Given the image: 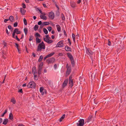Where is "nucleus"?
<instances>
[{
    "label": "nucleus",
    "instance_id": "nucleus-29",
    "mask_svg": "<svg viewBox=\"0 0 126 126\" xmlns=\"http://www.w3.org/2000/svg\"><path fill=\"white\" fill-rule=\"evenodd\" d=\"M38 26L37 25H35L34 27V29L35 31L37 30L38 28Z\"/></svg>",
    "mask_w": 126,
    "mask_h": 126
},
{
    "label": "nucleus",
    "instance_id": "nucleus-5",
    "mask_svg": "<svg viewBox=\"0 0 126 126\" xmlns=\"http://www.w3.org/2000/svg\"><path fill=\"white\" fill-rule=\"evenodd\" d=\"M21 33V31H19L18 29L17 28L15 29L12 34L13 37L14 38H15V35L16 33L18 34H20Z\"/></svg>",
    "mask_w": 126,
    "mask_h": 126
},
{
    "label": "nucleus",
    "instance_id": "nucleus-22",
    "mask_svg": "<svg viewBox=\"0 0 126 126\" xmlns=\"http://www.w3.org/2000/svg\"><path fill=\"white\" fill-rule=\"evenodd\" d=\"M41 67H40V68H38V74L39 75L41 74Z\"/></svg>",
    "mask_w": 126,
    "mask_h": 126
},
{
    "label": "nucleus",
    "instance_id": "nucleus-20",
    "mask_svg": "<svg viewBox=\"0 0 126 126\" xmlns=\"http://www.w3.org/2000/svg\"><path fill=\"white\" fill-rule=\"evenodd\" d=\"M8 122V119H5L3 120V124L6 125L7 124Z\"/></svg>",
    "mask_w": 126,
    "mask_h": 126
},
{
    "label": "nucleus",
    "instance_id": "nucleus-31",
    "mask_svg": "<svg viewBox=\"0 0 126 126\" xmlns=\"http://www.w3.org/2000/svg\"><path fill=\"white\" fill-rule=\"evenodd\" d=\"M43 58V57L42 56V55L40 56L39 59V60H38V62H40L41 61H42Z\"/></svg>",
    "mask_w": 126,
    "mask_h": 126
},
{
    "label": "nucleus",
    "instance_id": "nucleus-4",
    "mask_svg": "<svg viewBox=\"0 0 126 126\" xmlns=\"http://www.w3.org/2000/svg\"><path fill=\"white\" fill-rule=\"evenodd\" d=\"M84 119H80L78 122L76 123V124L77 126H83L84 124Z\"/></svg>",
    "mask_w": 126,
    "mask_h": 126
},
{
    "label": "nucleus",
    "instance_id": "nucleus-62",
    "mask_svg": "<svg viewBox=\"0 0 126 126\" xmlns=\"http://www.w3.org/2000/svg\"><path fill=\"white\" fill-rule=\"evenodd\" d=\"M41 14L42 15H46V13L44 12H42V13H41Z\"/></svg>",
    "mask_w": 126,
    "mask_h": 126
},
{
    "label": "nucleus",
    "instance_id": "nucleus-58",
    "mask_svg": "<svg viewBox=\"0 0 126 126\" xmlns=\"http://www.w3.org/2000/svg\"><path fill=\"white\" fill-rule=\"evenodd\" d=\"M8 29L10 30L11 29V25H9L8 26Z\"/></svg>",
    "mask_w": 126,
    "mask_h": 126
},
{
    "label": "nucleus",
    "instance_id": "nucleus-53",
    "mask_svg": "<svg viewBox=\"0 0 126 126\" xmlns=\"http://www.w3.org/2000/svg\"><path fill=\"white\" fill-rule=\"evenodd\" d=\"M72 76H70L69 77V81L73 80V79H72Z\"/></svg>",
    "mask_w": 126,
    "mask_h": 126
},
{
    "label": "nucleus",
    "instance_id": "nucleus-32",
    "mask_svg": "<svg viewBox=\"0 0 126 126\" xmlns=\"http://www.w3.org/2000/svg\"><path fill=\"white\" fill-rule=\"evenodd\" d=\"M24 32H25V35H26L27 34V32H28V30L26 28H25L24 29Z\"/></svg>",
    "mask_w": 126,
    "mask_h": 126
},
{
    "label": "nucleus",
    "instance_id": "nucleus-6",
    "mask_svg": "<svg viewBox=\"0 0 126 126\" xmlns=\"http://www.w3.org/2000/svg\"><path fill=\"white\" fill-rule=\"evenodd\" d=\"M55 61V59L53 58H51L47 60V62L48 63H54Z\"/></svg>",
    "mask_w": 126,
    "mask_h": 126
},
{
    "label": "nucleus",
    "instance_id": "nucleus-64",
    "mask_svg": "<svg viewBox=\"0 0 126 126\" xmlns=\"http://www.w3.org/2000/svg\"><path fill=\"white\" fill-rule=\"evenodd\" d=\"M18 126H25L23 124H21L19 125Z\"/></svg>",
    "mask_w": 126,
    "mask_h": 126
},
{
    "label": "nucleus",
    "instance_id": "nucleus-55",
    "mask_svg": "<svg viewBox=\"0 0 126 126\" xmlns=\"http://www.w3.org/2000/svg\"><path fill=\"white\" fill-rule=\"evenodd\" d=\"M9 20V19H4V22L5 23H6V22H7L8 21V20Z\"/></svg>",
    "mask_w": 126,
    "mask_h": 126
},
{
    "label": "nucleus",
    "instance_id": "nucleus-13",
    "mask_svg": "<svg viewBox=\"0 0 126 126\" xmlns=\"http://www.w3.org/2000/svg\"><path fill=\"white\" fill-rule=\"evenodd\" d=\"M20 12L22 15H24L25 14L26 11V10L25 9L21 8H20Z\"/></svg>",
    "mask_w": 126,
    "mask_h": 126
},
{
    "label": "nucleus",
    "instance_id": "nucleus-18",
    "mask_svg": "<svg viewBox=\"0 0 126 126\" xmlns=\"http://www.w3.org/2000/svg\"><path fill=\"white\" fill-rule=\"evenodd\" d=\"M40 17L42 19L46 20L47 19V18L46 16L45 15H41Z\"/></svg>",
    "mask_w": 126,
    "mask_h": 126
},
{
    "label": "nucleus",
    "instance_id": "nucleus-23",
    "mask_svg": "<svg viewBox=\"0 0 126 126\" xmlns=\"http://www.w3.org/2000/svg\"><path fill=\"white\" fill-rule=\"evenodd\" d=\"M72 38L73 39V41L74 43L75 42V35L73 33L72 34Z\"/></svg>",
    "mask_w": 126,
    "mask_h": 126
},
{
    "label": "nucleus",
    "instance_id": "nucleus-21",
    "mask_svg": "<svg viewBox=\"0 0 126 126\" xmlns=\"http://www.w3.org/2000/svg\"><path fill=\"white\" fill-rule=\"evenodd\" d=\"M9 20H10L11 22H13L14 20V17L12 16H10Z\"/></svg>",
    "mask_w": 126,
    "mask_h": 126
},
{
    "label": "nucleus",
    "instance_id": "nucleus-16",
    "mask_svg": "<svg viewBox=\"0 0 126 126\" xmlns=\"http://www.w3.org/2000/svg\"><path fill=\"white\" fill-rule=\"evenodd\" d=\"M49 23L48 22H44L43 23V24L41 25V26L42 27L44 26H46L49 25Z\"/></svg>",
    "mask_w": 126,
    "mask_h": 126
},
{
    "label": "nucleus",
    "instance_id": "nucleus-41",
    "mask_svg": "<svg viewBox=\"0 0 126 126\" xmlns=\"http://www.w3.org/2000/svg\"><path fill=\"white\" fill-rule=\"evenodd\" d=\"M68 43L69 44V46H70L71 45V42L69 38H68Z\"/></svg>",
    "mask_w": 126,
    "mask_h": 126
},
{
    "label": "nucleus",
    "instance_id": "nucleus-49",
    "mask_svg": "<svg viewBox=\"0 0 126 126\" xmlns=\"http://www.w3.org/2000/svg\"><path fill=\"white\" fill-rule=\"evenodd\" d=\"M37 75H34V78L35 79L37 80Z\"/></svg>",
    "mask_w": 126,
    "mask_h": 126
},
{
    "label": "nucleus",
    "instance_id": "nucleus-26",
    "mask_svg": "<svg viewBox=\"0 0 126 126\" xmlns=\"http://www.w3.org/2000/svg\"><path fill=\"white\" fill-rule=\"evenodd\" d=\"M43 31L45 33L47 34L48 33V32L47 30L45 28H44L43 29Z\"/></svg>",
    "mask_w": 126,
    "mask_h": 126
},
{
    "label": "nucleus",
    "instance_id": "nucleus-25",
    "mask_svg": "<svg viewBox=\"0 0 126 126\" xmlns=\"http://www.w3.org/2000/svg\"><path fill=\"white\" fill-rule=\"evenodd\" d=\"M55 54V53L54 52H53L51 53H50V54H48L47 55V57H51L52 56H53L54 54Z\"/></svg>",
    "mask_w": 126,
    "mask_h": 126
},
{
    "label": "nucleus",
    "instance_id": "nucleus-61",
    "mask_svg": "<svg viewBox=\"0 0 126 126\" xmlns=\"http://www.w3.org/2000/svg\"><path fill=\"white\" fill-rule=\"evenodd\" d=\"M65 114H64L61 117L62 118H63V119H64L65 118Z\"/></svg>",
    "mask_w": 126,
    "mask_h": 126
},
{
    "label": "nucleus",
    "instance_id": "nucleus-45",
    "mask_svg": "<svg viewBox=\"0 0 126 126\" xmlns=\"http://www.w3.org/2000/svg\"><path fill=\"white\" fill-rule=\"evenodd\" d=\"M43 65V63H41L39 65V67L38 68H40V67H41V68H42V66Z\"/></svg>",
    "mask_w": 126,
    "mask_h": 126
},
{
    "label": "nucleus",
    "instance_id": "nucleus-15",
    "mask_svg": "<svg viewBox=\"0 0 126 126\" xmlns=\"http://www.w3.org/2000/svg\"><path fill=\"white\" fill-rule=\"evenodd\" d=\"M57 30L58 32H60L61 31V27L59 25H56Z\"/></svg>",
    "mask_w": 126,
    "mask_h": 126
},
{
    "label": "nucleus",
    "instance_id": "nucleus-7",
    "mask_svg": "<svg viewBox=\"0 0 126 126\" xmlns=\"http://www.w3.org/2000/svg\"><path fill=\"white\" fill-rule=\"evenodd\" d=\"M64 44L62 41H61L59 42L57 44L56 47H63V46Z\"/></svg>",
    "mask_w": 126,
    "mask_h": 126
},
{
    "label": "nucleus",
    "instance_id": "nucleus-63",
    "mask_svg": "<svg viewBox=\"0 0 126 126\" xmlns=\"http://www.w3.org/2000/svg\"><path fill=\"white\" fill-rule=\"evenodd\" d=\"M48 58V57H47V55L46 56H45V57L44 58V59H43L44 60V61H45V60H46V59L47 58Z\"/></svg>",
    "mask_w": 126,
    "mask_h": 126
},
{
    "label": "nucleus",
    "instance_id": "nucleus-42",
    "mask_svg": "<svg viewBox=\"0 0 126 126\" xmlns=\"http://www.w3.org/2000/svg\"><path fill=\"white\" fill-rule=\"evenodd\" d=\"M17 22H16L14 24V26L16 27L17 26Z\"/></svg>",
    "mask_w": 126,
    "mask_h": 126
},
{
    "label": "nucleus",
    "instance_id": "nucleus-52",
    "mask_svg": "<svg viewBox=\"0 0 126 126\" xmlns=\"http://www.w3.org/2000/svg\"><path fill=\"white\" fill-rule=\"evenodd\" d=\"M41 24H42V22H41V21H39V22H38V24L39 25H42Z\"/></svg>",
    "mask_w": 126,
    "mask_h": 126
},
{
    "label": "nucleus",
    "instance_id": "nucleus-27",
    "mask_svg": "<svg viewBox=\"0 0 126 126\" xmlns=\"http://www.w3.org/2000/svg\"><path fill=\"white\" fill-rule=\"evenodd\" d=\"M11 102L14 104H15L16 102V101L14 98H12L11 99Z\"/></svg>",
    "mask_w": 126,
    "mask_h": 126
},
{
    "label": "nucleus",
    "instance_id": "nucleus-24",
    "mask_svg": "<svg viewBox=\"0 0 126 126\" xmlns=\"http://www.w3.org/2000/svg\"><path fill=\"white\" fill-rule=\"evenodd\" d=\"M69 85L71 86V87H72L73 85V80L69 81Z\"/></svg>",
    "mask_w": 126,
    "mask_h": 126
},
{
    "label": "nucleus",
    "instance_id": "nucleus-10",
    "mask_svg": "<svg viewBox=\"0 0 126 126\" xmlns=\"http://www.w3.org/2000/svg\"><path fill=\"white\" fill-rule=\"evenodd\" d=\"M71 70V68L70 66H69L68 68L67 69L66 72V75L67 76H68L70 74Z\"/></svg>",
    "mask_w": 126,
    "mask_h": 126
},
{
    "label": "nucleus",
    "instance_id": "nucleus-9",
    "mask_svg": "<svg viewBox=\"0 0 126 126\" xmlns=\"http://www.w3.org/2000/svg\"><path fill=\"white\" fill-rule=\"evenodd\" d=\"M44 40L47 43L49 44L52 43L53 41L49 39L48 38H44Z\"/></svg>",
    "mask_w": 126,
    "mask_h": 126
},
{
    "label": "nucleus",
    "instance_id": "nucleus-51",
    "mask_svg": "<svg viewBox=\"0 0 126 126\" xmlns=\"http://www.w3.org/2000/svg\"><path fill=\"white\" fill-rule=\"evenodd\" d=\"M43 5L44 7L46 8L47 6H46V4L45 3H43Z\"/></svg>",
    "mask_w": 126,
    "mask_h": 126
},
{
    "label": "nucleus",
    "instance_id": "nucleus-57",
    "mask_svg": "<svg viewBox=\"0 0 126 126\" xmlns=\"http://www.w3.org/2000/svg\"><path fill=\"white\" fill-rule=\"evenodd\" d=\"M54 67L55 69H56L57 68V65L56 64H55L54 66Z\"/></svg>",
    "mask_w": 126,
    "mask_h": 126
},
{
    "label": "nucleus",
    "instance_id": "nucleus-28",
    "mask_svg": "<svg viewBox=\"0 0 126 126\" xmlns=\"http://www.w3.org/2000/svg\"><path fill=\"white\" fill-rule=\"evenodd\" d=\"M9 118L11 120H12L13 119V115L11 113H10L9 114Z\"/></svg>",
    "mask_w": 126,
    "mask_h": 126
},
{
    "label": "nucleus",
    "instance_id": "nucleus-35",
    "mask_svg": "<svg viewBox=\"0 0 126 126\" xmlns=\"http://www.w3.org/2000/svg\"><path fill=\"white\" fill-rule=\"evenodd\" d=\"M44 88L43 87H41L40 89V92L43 91H44Z\"/></svg>",
    "mask_w": 126,
    "mask_h": 126
},
{
    "label": "nucleus",
    "instance_id": "nucleus-37",
    "mask_svg": "<svg viewBox=\"0 0 126 126\" xmlns=\"http://www.w3.org/2000/svg\"><path fill=\"white\" fill-rule=\"evenodd\" d=\"M15 38L18 41H20V39L18 38L17 35L15 37Z\"/></svg>",
    "mask_w": 126,
    "mask_h": 126
},
{
    "label": "nucleus",
    "instance_id": "nucleus-12",
    "mask_svg": "<svg viewBox=\"0 0 126 126\" xmlns=\"http://www.w3.org/2000/svg\"><path fill=\"white\" fill-rule=\"evenodd\" d=\"M86 53L87 54L90 56L93 54V52L91 50L88 49L86 51Z\"/></svg>",
    "mask_w": 126,
    "mask_h": 126
},
{
    "label": "nucleus",
    "instance_id": "nucleus-46",
    "mask_svg": "<svg viewBox=\"0 0 126 126\" xmlns=\"http://www.w3.org/2000/svg\"><path fill=\"white\" fill-rule=\"evenodd\" d=\"M22 7L24 8H26V5L24 3L22 4Z\"/></svg>",
    "mask_w": 126,
    "mask_h": 126
},
{
    "label": "nucleus",
    "instance_id": "nucleus-34",
    "mask_svg": "<svg viewBox=\"0 0 126 126\" xmlns=\"http://www.w3.org/2000/svg\"><path fill=\"white\" fill-rule=\"evenodd\" d=\"M36 11H39L40 13L41 14V13H42V11L40 9H39V8H37L36 9Z\"/></svg>",
    "mask_w": 126,
    "mask_h": 126
},
{
    "label": "nucleus",
    "instance_id": "nucleus-8",
    "mask_svg": "<svg viewBox=\"0 0 126 126\" xmlns=\"http://www.w3.org/2000/svg\"><path fill=\"white\" fill-rule=\"evenodd\" d=\"M48 16L50 19H53L54 17V13L52 12H50L49 13Z\"/></svg>",
    "mask_w": 126,
    "mask_h": 126
},
{
    "label": "nucleus",
    "instance_id": "nucleus-39",
    "mask_svg": "<svg viewBox=\"0 0 126 126\" xmlns=\"http://www.w3.org/2000/svg\"><path fill=\"white\" fill-rule=\"evenodd\" d=\"M15 38L18 41H20V39L18 38L17 35L15 37Z\"/></svg>",
    "mask_w": 126,
    "mask_h": 126
},
{
    "label": "nucleus",
    "instance_id": "nucleus-38",
    "mask_svg": "<svg viewBox=\"0 0 126 126\" xmlns=\"http://www.w3.org/2000/svg\"><path fill=\"white\" fill-rule=\"evenodd\" d=\"M15 38L18 41H20V39L18 38L17 35L15 37Z\"/></svg>",
    "mask_w": 126,
    "mask_h": 126
},
{
    "label": "nucleus",
    "instance_id": "nucleus-14",
    "mask_svg": "<svg viewBox=\"0 0 126 126\" xmlns=\"http://www.w3.org/2000/svg\"><path fill=\"white\" fill-rule=\"evenodd\" d=\"M65 50L67 51H71V48L67 46L65 47Z\"/></svg>",
    "mask_w": 126,
    "mask_h": 126
},
{
    "label": "nucleus",
    "instance_id": "nucleus-36",
    "mask_svg": "<svg viewBox=\"0 0 126 126\" xmlns=\"http://www.w3.org/2000/svg\"><path fill=\"white\" fill-rule=\"evenodd\" d=\"M62 19L63 20H65V17L63 15V14H62Z\"/></svg>",
    "mask_w": 126,
    "mask_h": 126
},
{
    "label": "nucleus",
    "instance_id": "nucleus-1",
    "mask_svg": "<svg viewBox=\"0 0 126 126\" xmlns=\"http://www.w3.org/2000/svg\"><path fill=\"white\" fill-rule=\"evenodd\" d=\"M45 48V44L43 42H42L39 44L37 47V51L40 52L42 50L44 49Z\"/></svg>",
    "mask_w": 126,
    "mask_h": 126
},
{
    "label": "nucleus",
    "instance_id": "nucleus-30",
    "mask_svg": "<svg viewBox=\"0 0 126 126\" xmlns=\"http://www.w3.org/2000/svg\"><path fill=\"white\" fill-rule=\"evenodd\" d=\"M32 73H33L34 72H35L36 71V68L35 67H33L32 68Z\"/></svg>",
    "mask_w": 126,
    "mask_h": 126
},
{
    "label": "nucleus",
    "instance_id": "nucleus-60",
    "mask_svg": "<svg viewBox=\"0 0 126 126\" xmlns=\"http://www.w3.org/2000/svg\"><path fill=\"white\" fill-rule=\"evenodd\" d=\"M65 114H64L61 117L62 118H63V119H64L65 118Z\"/></svg>",
    "mask_w": 126,
    "mask_h": 126
},
{
    "label": "nucleus",
    "instance_id": "nucleus-54",
    "mask_svg": "<svg viewBox=\"0 0 126 126\" xmlns=\"http://www.w3.org/2000/svg\"><path fill=\"white\" fill-rule=\"evenodd\" d=\"M63 118H62L61 117L59 119V121L60 122H62L63 120Z\"/></svg>",
    "mask_w": 126,
    "mask_h": 126
},
{
    "label": "nucleus",
    "instance_id": "nucleus-11",
    "mask_svg": "<svg viewBox=\"0 0 126 126\" xmlns=\"http://www.w3.org/2000/svg\"><path fill=\"white\" fill-rule=\"evenodd\" d=\"M70 3L71 6L72 8H74L76 6V3L73 1H71V2Z\"/></svg>",
    "mask_w": 126,
    "mask_h": 126
},
{
    "label": "nucleus",
    "instance_id": "nucleus-43",
    "mask_svg": "<svg viewBox=\"0 0 126 126\" xmlns=\"http://www.w3.org/2000/svg\"><path fill=\"white\" fill-rule=\"evenodd\" d=\"M33 38V36H30V38L29 39V40L31 41L32 40Z\"/></svg>",
    "mask_w": 126,
    "mask_h": 126
},
{
    "label": "nucleus",
    "instance_id": "nucleus-33",
    "mask_svg": "<svg viewBox=\"0 0 126 126\" xmlns=\"http://www.w3.org/2000/svg\"><path fill=\"white\" fill-rule=\"evenodd\" d=\"M23 21L25 25H26L27 24V20L25 18L24 19Z\"/></svg>",
    "mask_w": 126,
    "mask_h": 126
},
{
    "label": "nucleus",
    "instance_id": "nucleus-50",
    "mask_svg": "<svg viewBox=\"0 0 126 126\" xmlns=\"http://www.w3.org/2000/svg\"><path fill=\"white\" fill-rule=\"evenodd\" d=\"M63 32L64 33V34L66 36H67V34L65 30H63Z\"/></svg>",
    "mask_w": 126,
    "mask_h": 126
},
{
    "label": "nucleus",
    "instance_id": "nucleus-59",
    "mask_svg": "<svg viewBox=\"0 0 126 126\" xmlns=\"http://www.w3.org/2000/svg\"><path fill=\"white\" fill-rule=\"evenodd\" d=\"M33 75H37V71H36L35 72H34L33 73H32Z\"/></svg>",
    "mask_w": 126,
    "mask_h": 126
},
{
    "label": "nucleus",
    "instance_id": "nucleus-48",
    "mask_svg": "<svg viewBox=\"0 0 126 126\" xmlns=\"http://www.w3.org/2000/svg\"><path fill=\"white\" fill-rule=\"evenodd\" d=\"M19 93V92H20L21 93H22L23 92V91H22V89H19L18 91V92Z\"/></svg>",
    "mask_w": 126,
    "mask_h": 126
},
{
    "label": "nucleus",
    "instance_id": "nucleus-17",
    "mask_svg": "<svg viewBox=\"0 0 126 126\" xmlns=\"http://www.w3.org/2000/svg\"><path fill=\"white\" fill-rule=\"evenodd\" d=\"M68 82V80H65L63 84V87H65L67 85Z\"/></svg>",
    "mask_w": 126,
    "mask_h": 126
},
{
    "label": "nucleus",
    "instance_id": "nucleus-3",
    "mask_svg": "<svg viewBox=\"0 0 126 126\" xmlns=\"http://www.w3.org/2000/svg\"><path fill=\"white\" fill-rule=\"evenodd\" d=\"M36 87V83L33 81L30 82L27 85V87L29 88H35Z\"/></svg>",
    "mask_w": 126,
    "mask_h": 126
},
{
    "label": "nucleus",
    "instance_id": "nucleus-19",
    "mask_svg": "<svg viewBox=\"0 0 126 126\" xmlns=\"http://www.w3.org/2000/svg\"><path fill=\"white\" fill-rule=\"evenodd\" d=\"M36 43H40L41 42V39L38 38L36 37Z\"/></svg>",
    "mask_w": 126,
    "mask_h": 126
},
{
    "label": "nucleus",
    "instance_id": "nucleus-56",
    "mask_svg": "<svg viewBox=\"0 0 126 126\" xmlns=\"http://www.w3.org/2000/svg\"><path fill=\"white\" fill-rule=\"evenodd\" d=\"M15 45H16V47L17 48H18V44H17V43H15Z\"/></svg>",
    "mask_w": 126,
    "mask_h": 126
},
{
    "label": "nucleus",
    "instance_id": "nucleus-44",
    "mask_svg": "<svg viewBox=\"0 0 126 126\" xmlns=\"http://www.w3.org/2000/svg\"><path fill=\"white\" fill-rule=\"evenodd\" d=\"M47 29L49 32H50L51 31V29H52L51 27H48L47 28Z\"/></svg>",
    "mask_w": 126,
    "mask_h": 126
},
{
    "label": "nucleus",
    "instance_id": "nucleus-2",
    "mask_svg": "<svg viewBox=\"0 0 126 126\" xmlns=\"http://www.w3.org/2000/svg\"><path fill=\"white\" fill-rule=\"evenodd\" d=\"M67 54L68 57L71 60L72 66H74V61L73 56L71 53H67Z\"/></svg>",
    "mask_w": 126,
    "mask_h": 126
},
{
    "label": "nucleus",
    "instance_id": "nucleus-40",
    "mask_svg": "<svg viewBox=\"0 0 126 126\" xmlns=\"http://www.w3.org/2000/svg\"><path fill=\"white\" fill-rule=\"evenodd\" d=\"M35 36L36 37L38 36L40 37V35L38 33H36L35 34Z\"/></svg>",
    "mask_w": 126,
    "mask_h": 126
},
{
    "label": "nucleus",
    "instance_id": "nucleus-47",
    "mask_svg": "<svg viewBox=\"0 0 126 126\" xmlns=\"http://www.w3.org/2000/svg\"><path fill=\"white\" fill-rule=\"evenodd\" d=\"M111 42L109 40H108V45L109 46H110L111 45Z\"/></svg>",
    "mask_w": 126,
    "mask_h": 126
}]
</instances>
